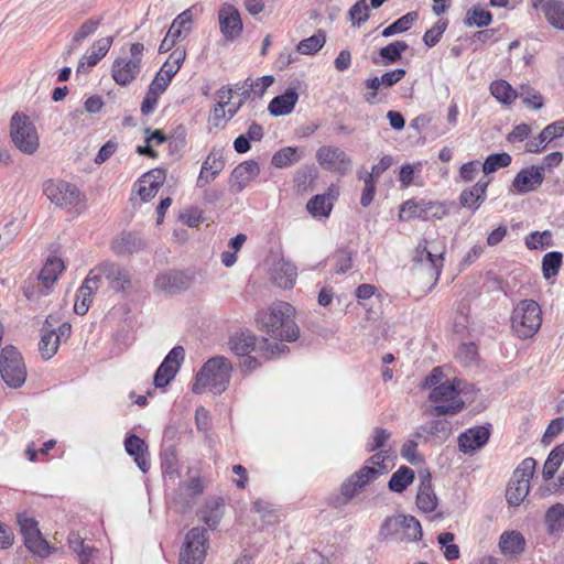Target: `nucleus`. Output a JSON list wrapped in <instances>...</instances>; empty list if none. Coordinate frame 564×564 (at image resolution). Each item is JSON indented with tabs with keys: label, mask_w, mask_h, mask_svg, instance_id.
Returning a JSON list of instances; mask_svg holds the SVG:
<instances>
[{
	"label": "nucleus",
	"mask_w": 564,
	"mask_h": 564,
	"mask_svg": "<svg viewBox=\"0 0 564 564\" xmlns=\"http://www.w3.org/2000/svg\"><path fill=\"white\" fill-rule=\"evenodd\" d=\"M294 307L286 302L273 304L268 311L258 315L261 330L274 339L295 341L300 329L294 322Z\"/></svg>",
	"instance_id": "f257e3e1"
},
{
	"label": "nucleus",
	"mask_w": 564,
	"mask_h": 564,
	"mask_svg": "<svg viewBox=\"0 0 564 564\" xmlns=\"http://www.w3.org/2000/svg\"><path fill=\"white\" fill-rule=\"evenodd\" d=\"M231 371L232 365L226 357L210 358L196 375L193 392L198 394L208 389L214 394L223 393L229 384Z\"/></svg>",
	"instance_id": "f03ea898"
},
{
	"label": "nucleus",
	"mask_w": 564,
	"mask_h": 564,
	"mask_svg": "<svg viewBox=\"0 0 564 564\" xmlns=\"http://www.w3.org/2000/svg\"><path fill=\"white\" fill-rule=\"evenodd\" d=\"M458 382L445 381L435 388L429 394V401L432 405L424 410L427 416H445L459 413L465 402L459 395Z\"/></svg>",
	"instance_id": "7ed1b4c3"
},
{
	"label": "nucleus",
	"mask_w": 564,
	"mask_h": 564,
	"mask_svg": "<svg viewBox=\"0 0 564 564\" xmlns=\"http://www.w3.org/2000/svg\"><path fill=\"white\" fill-rule=\"evenodd\" d=\"M542 323L540 305L533 300H523L513 308L511 327L519 338H530Z\"/></svg>",
	"instance_id": "20e7f679"
},
{
	"label": "nucleus",
	"mask_w": 564,
	"mask_h": 564,
	"mask_svg": "<svg viewBox=\"0 0 564 564\" xmlns=\"http://www.w3.org/2000/svg\"><path fill=\"white\" fill-rule=\"evenodd\" d=\"M380 535L397 542H414L421 539L422 528L412 516L388 517L380 527Z\"/></svg>",
	"instance_id": "39448f33"
},
{
	"label": "nucleus",
	"mask_w": 564,
	"mask_h": 564,
	"mask_svg": "<svg viewBox=\"0 0 564 564\" xmlns=\"http://www.w3.org/2000/svg\"><path fill=\"white\" fill-rule=\"evenodd\" d=\"M535 467L536 460L528 457L513 471L506 490V499L510 506H520L529 495L530 479L534 475Z\"/></svg>",
	"instance_id": "423d86ee"
},
{
	"label": "nucleus",
	"mask_w": 564,
	"mask_h": 564,
	"mask_svg": "<svg viewBox=\"0 0 564 564\" xmlns=\"http://www.w3.org/2000/svg\"><path fill=\"white\" fill-rule=\"evenodd\" d=\"M10 135L14 145L25 154H33L39 148V135L30 118L14 113L11 118Z\"/></svg>",
	"instance_id": "0eeeda50"
},
{
	"label": "nucleus",
	"mask_w": 564,
	"mask_h": 564,
	"mask_svg": "<svg viewBox=\"0 0 564 564\" xmlns=\"http://www.w3.org/2000/svg\"><path fill=\"white\" fill-rule=\"evenodd\" d=\"M264 270L271 281L282 289H292L297 276V269L294 264L285 261L280 251L270 250L264 262Z\"/></svg>",
	"instance_id": "6e6552de"
},
{
	"label": "nucleus",
	"mask_w": 564,
	"mask_h": 564,
	"mask_svg": "<svg viewBox=\"0 0 564 564\" xmlns=\"http://www.w3.org/2000/svg\"><path fill=\"white\" fill-rule=\"evenodd\" d=\"M0 373L11 388L21 387L26 379V369L21 354L13 346H6L0 354Z\"/></svg>",
	"instance_id": "1a4fd4ad"
},
{
	"label": "nucleus",
	"mask_w": 564,
	"mask_h": 564,
	"mask_svg": "<svg viewBox=\"0 0 564 564\" xmlns=\"http://www.w3.org/2000/svg\"><path fill=\"white\" fill-rule=\"evenodd\" d=\"M208 531L205 528L196 527L189 530L180 552V564H203L208 549Z\"/></svg>",
	"instance_id": "9d476101"
},
{
	"label": "nucleus",
	"mask_w": 564,
	"mask_h": 564,
	"mask_svg": "<svg viewBox=\"0 0 564 564\" xmlns=\"http://www.w3.org/2000/svg\"><path fill=\"white\" fill-rule=\"evenodd\" d=\"M43 192L50 202L58 207H77L83 202L80 191L65 181L48 180L43 185Z\"/></svg>",
	"instance_id": "9b49d317"
},
{
	"label": "nucleus",
	"mask_w": 564,
	"mask_h": 564,
	"mask_svg": "<svg viewBox=\"0 0 564 564\" xmlns=\"http://www.w3.org/2000/svg\"><path fill=\"white\" fill-rule=\"evenodd\" d=\"M316 161L322 169L346 175L352 166L351 158L340 148L322 145L316 151Z\"/></svg>",
	"instance_id": "f8f14e48"
},
{
	"label": "nucleus",
	"mask_w": 564,
	"mask_h": 564,
	"mask_svg": "<svg viewBox=\"0 0 564 564\" xmlns=\"http://www.w3.org/2000/svg\"><path fill=\"white\" fill-rule=\"evenodd\" d=\"M18 523L28 550L41 557L48 556L51 553V546L42 536V533L37 528V522L25 514H19Z\"/></svg>",
	"instance_id": "ddd939ff"
},
{
	"label": "nucleus",
	"mask_w": 564,
	"mask_h": 564,
	"mask_svg": "<svg viewBox=\"0 0 564 564\" xmlns=\"http://www.w3.org/2000/svg\"><path fill=\"white\" fill-rule=\"evenodd\" d=\"M191 284L192 279L188 274L182 271H167L155 276L153 289L158 294L173 296L186 291Z\"/></svg>",
	"instance_id": "4468645a"
},
{
	"label": "nucleus",
	"mask_w": 564,
	"mask_h": 564,
	"mask_svg": "<svg viewBox=\"0 0 564 564\" xmlns=\"http://www.w3.org/2000/svg\"><path fill=\"white\" fill-rule=\"evenodd\" d=\"M412 258L417 273L427 275L429 280L435 284L441 274L444 253L432 252L430 249H414Z\"/></svg>",
	"instance_id": "2eb2a0df"
},
{
	"label": "nucleus",
	"mask_w": 564,
	"mask_h": 564,
	"mask_svg": "<svg viewBox=\"0 0 564 564\" xmlns=\"http://www.w3.org/2000/svg\"><path fill=\"white\" fill-rule=\"evenodd\" d=\"M184 357L185 350L182 346L171 349L154 373L153 382L156 388H164L174 379Z\"/></svg>",
	"instance_id": "dca6fc26"
},
{
	"label": "nucleus",
	"mask_w": 564,
	"mask_h": 564,
	"mask_svg": "<svg viewBox=\"0 0 564 564\" xmlns=\"http://www.w3.org/2000/svg\"><path fill=\"white\" fill-rule=\"evenodd\" d=\"M379 475L380 469L369 465H365L358 471L354 473L340 487L345 502L351 500L368 484L377 479Z\"/></svg>",
	"instance_id": "f3484780"
},
{
	"label": "nucleus",
	"mask_w": 564,
	"mask_h": 564,
	"mask_svg": "<svg viewBox=\"0 0 564 564\" xmlns=\"http://www.w3.org/2000/svg\"><path fill=\"white\" fill-rule=\"evenodd\" d=\"M104 278L108 289L116 293H127L132 288L130 272L122 265L112 261H102Z\"/></svg>",
	"instance_id": "a211bd4d"
},
{
	"label": "nucleus",
	"mask_w": 564,
	"mask_h": 564,
	"mask_svg": "<svg viewBox=\"0 0 564 564\" xmlns=\"http://www.w3.org/2000/svg\"><path fill=\"white\" fill-rule=\"evenodd\" d=\"M219 28L226 40L232 41L242 32L239 11L229 3H224L218 12Z\"/></svg>",
	"instance_id": "6ab92c4d"
},
{
	"label": "nucleus",
	"mask_w": 564,
	"mask_h": 564,
	"mask_svg": "<svg viewBox=\"0 0 564 564\" xmlns=\"http://www.w3.org/2000/svg\"><path fill=\"white\" fill-rule=\"evenodd\" d=\"M544 181L543 167L531 165L522 169L512 181V189L519 194L535 191Z\"/></svg>",
	"instance_id": "aec40b11"
},
{
	"label": "nucleus",
	"mask_w": 564,
	"mask_h": 564,
	"mask_svg": "<svg viewBox=\"0 0 564 564\" xmlns=\"http://www.w3.org/2000/svg\"><path fill=\"white\" fill-rule=\"evenodd\" d=\"M259 173L260 166L257 161H245L234 169L229 180L230 187L235 193H241Z\"/></svg>",
	"instance_id": "412c9836"
},
{
	"label": "nucleus",
	"mask_w": 564,
	"mask_h": 564,
	"mask_svg": "<svg viewBox=\"0 0 564 564\" xmlns=\"http://www.w3.org/2000/svg\"><path fill=\"white\" fill-rule=\"evenodd\" d=\"M204 486L200 478L193 477L188 481L180 485L175 503L180 507L181 512H186L196 503V498L203 494Z\"/></svg>",
	"instance_id": "4be33fe9"
},
{
	"label": "nucleus",
	"mask_w": 564,
	"mask_h": 564,
	"mask_svg": "<svg viewBox=\"0 0 564 564\" xmlns=\"http://www.w3.org/2000/svg\"><path fill=\"white\" fill-rule=\"evenodd\" d=\"M112 36L102 37L94 42L90 51L79 61L76 69L77 74H87L91 67H94L104 56H106L112 45Z\"/></svg>",
	"instance_id": "5701e85b"
},
{
	"label": "nucleus",
	"mask_w": 564,
	"mask_h": 564,
	"mask_svg": "<svg viewBox=\"0 0 564 564\" xmlns=\"http://www.w3.org/2000/svg\"><path fill=\"white\" fill-rule=\"evenodd\" d=\"M490 431L485 426H475L462 433L458 437L459 449L463 453L477 451L489 440Z\"/></svg>",
	"instance_id": "b1692460"
},
{
	"label": "nucleus",
	"mask_w": 564,
	"mask_h": 564,
	"mask_svg": "<svg viewBox=\"0 0 564 564\" xmlns=\"http://www.w3.org/2000/svg\"><path fill=\"white\" fill-rule=\"evenodd\" d=\"M140 70V64L123 57L117 58L111 67L112 78L120 86L131 84Z\"/></svg>",
	"instance_id": "393cba45"
},
{
	"label": "nucleus",
	"mask_w": 564,
	"mask_h": 564,
	"mask_svg": "<svg viewBox=\"0 0 564 564\" xmlns=\"http://www.w3.org/2000/svg\"><path fill=\"white\" fill-rule=\"evenodd\" d=\"M564 133V122L555 121L546 126L536 138L530 140L525 144V149L531 153H539L554 139L562 137Z\"/></svg>",
	"instance_id": "a878e982"
},
{
	"label": "nucleus",
	"mask_w": 564,
	"mask_h": 564,
	"mask_svg": "<svg viewBox=\"0 0 564 564\" xmlns=\"http://www.w3.org/2000/svg\"><path fill=\"white\" fill-rule=\"evenodd\" d=\"M489 180L484 176L473 187L464 189L459 195V204L476 212L486 199Z\"/></svg>",
	"instance_id": "bb28decb"
},
{
	"label": "nucleus",
	"mask_w": 564,
	"mask_h": 564,
	"mask_svg": "<svg viewBox=\"0 0 564 564\" xmlns=\"http://www.w3.org/2000/svg\"><path fill=\"white\" fill-rule=\"evenodd\" d=\"M124 449L128 455L134 458L135 464L142 473H147L150 468L148 458L149 451L147 443L139 436L131 434L124 440Z\"/></svg>",
	"instance_id": "cd10ccee"
},
{
	"label": "nucleus",
	"mask_w": 564,
	"mask_h": 564,
	"mask_svg": "<svg viewBox=\"0 0 564 564\" xmlns=\"http://www.w3.org/2000/svg\"><path fill=\"white\" fill-rule=\"evenodd\" d=\"M416 506L424 512H433L437 507V497L432 488L431 474L427 471L420 473Z\"/></svg>",
	"instance_id": "c85d7f7f"
},
{
	"label": "nucleus",
	"mask_w": 564,
	"mask_h": 564,
	"mask_svg": "<svg viewBox=\"0 0 564 564\" xmlns=\"http://www.w3.org/2000/svg\"><path fill=\"white\" fill-rule=\"evenodd\" d=\"M165 171L162 169H153L143 174L139 181V195L142 200L148 202L155 196L159 187L164 183Z\"/></svg>",
	"instance_id": "c756f323"
},
{
	"label": "nucleus",
	"mask_w": 564,
	"mask_h": 564,
	"mask_svg": "<svg viewBox=\"0 0 564 564\" xmlns=\"http://www.w3.org/2000/svg\"><path fill=\"white\" fill-rule=\"evenodd\" d=\"M299 100L295 88H288L282 95L274 97L268 107L272 116L279 117L290 113Z\"/></svg>",
	"instance_id": "7c9ffc66"
},
{
	"label": "nucleus",
	"mask_w": 564,
	"mask_h": 564,
	"mask_svg": "<svg viewBox=\"0 0 564 564\" xmlns=\"http://www.w3.org/2000/svg\"><path fill=\"white\" fill-rule=\"evenodd\" d=\"M525 540L520 532H503L499 539V547L503 555L516 557L524 551Z\"/></svg>",
	"instance_id": "2f4dec72"
},
{
	"label": "nucleus",
	"mask_w": 564,
	"mask_h": 564,
	"mask_svg": "<svg viewBox=\"0 0 564 564\" xmlns=\"http://www.w3.org/2000/svg\"><path fill=\"white\" fill-rule=\"evenodd\" d=\"M256 341L257 338L252 333L239 332L230 337L228 345L235 355L245 357L256 350Z\"/></svg>",
	"instance_id": "473e14b6"
},
{
	"label": "nucleus",
	"mask_w": 564,
	"mask_h": 564,
	"mask_svg": "<svg viewBox=\"0 0 564 564\" xmlns=\"http://www.w3.org/2000/svg\"><path fill=\"white\" fill-rule=\"evenodd\" d=\"M431 435L442 440H446L452 434L451 423L445 419H437L430 423L421 425L413 434L414 437L420 438L423 435Z\"/></svg>",
	"instance_id": "72a5a7b5"
},
{
	"label": "nucleus",
	"mask_w": 564,
	"mask_h": 564,
	"mask_svg": "<svg viewBox=\"0 0 564 564\" xmlns=\"http://www.w3.org/2000/svg\"><path fill=\"white\" fill-rule=\"evenodd\" d=\"M199 514L202 521H204L209 529H215L224 516V501L221 499L206 501Z\"/></svg>",
	"instance_id": "f704fd0d"
},
{
	"label": "nucleus",
	"mask_w": 564,
	"mask_h": 564,
	"mask_svg": "<svg viewBox=\"0 0 564 564\" xmlns=\"http://www.w3.org/2000/svg\"><path fill=\"white\" fill-rule=\"evenodd\" d=\"M64 270V262L59 258H48L42 268L39 280L44 288L50 289Z\"/></svg>",
	"instance_id": "c9c22d12"
},
{
	"label": "nucleus",
	"mask_w": 564,
	"mask_h": 564,
	"mask_svg": "<svg viewBox=\"0 0 564 564\" xmlns=\"http://www.w3.org/2000/svg\"><path fill=\"white\" fill-rule=\"evenodd\" d=\"M409 48V45L404 41H394L379 50V56L382 58V61H378L377 58H373V63L376 65H390L395 62H398L402 53L405 52Z\"/></svg>",
	"instance_id": "e433bc0d"
},
{
	"label": "nucleus",
	"mask_w": 564,
	"mask_h": 564,
	"mask_svg": "<svg viewBox=\"0 0 564 564\" xmlns=\"http://www.w3.org/2000/svg\"><path fill=\"white\" fill-rule=\"evenodd\" d=\"M237 115V108H227L223 105L215 104L208 116L209 130L224 129L226 123Z\"/></svg>",
	"instance_id": "4c0bfd02"
},
{
	"label": "nucleus",
	"mask_w": 564,
	"mask_h": 564,
	"mask_svg": "<svg viewBox=\"0 0 564 564\" xmlns=\"http://www.w3.org/2000/svg\"><path fill=\"white\" fill-rule=\"evenodd\" d=\"M414 477L413 469L408 466H401L392 474L388 488L392 492L401 494L413 482Z\"/></svg>",
	"instance_id": "58836bf2"
},
{
	"label": "nucleus",
	"mask_w": 564,
	"mask_h": 564,
	"mask_svg": "<svg viewBox=\"0 0 564 564\" xmlns=\"http://www.w3.org/2000/svg\"><path fill=\"white\" fill-rule=\"evenodd\" d=\"M544 522L550 534L562 532L564 528V505L555 503L551 506L545 512Z\"/></svg>",
	"instance_id": "ea45409f"
},
{
	"label": "nucleus",
	"mask_w": 564,
	"mask_h": 564,
	"mask_svg": "<svg viewBox=\"0 0 564 564\" xmlns=\"http://www.w3.org/2000/svg\"><path fill=\"white\" fill-rule=\"evenodd\" d=\"M307 212L314 217H328L333 209V202L329 194L313 196L306 204Z\"/></svg>",
	"instance_id": "a19ab883"
},
{
	"label": "nucleus",
	"mask_w": 564,
	"mask_h": 564,
	"mask_svg": "<svg viewBox=\"0 0 564 564\" xmlns=\"http://www.w3.org/2000/svg\"><path fill=\"white\" fill-rule=\"evenodd\" d=\"M41 339L39 343V350L44 359H51L58 349V338H55L54 330L45 326L41 330Z\"/></svg>",
	"instance_id": "79ce46f5"
},
{
	"label": "nucleus",
	"mask_w": 564,
	"mask_h": 564,
	"mask_svg": "<svg viewBox=\"0 0 564 564\" xmlns=\"http://www.w3.org/2000/svg\"><path fill=\"white\" fill-rule=\"evenodd\" d=\"M239 83L247 88L250 97L261 98L265 94V90L274 83V77L271 75H264L257 79L249 77Z\"/></svg>",
	"instance_id": "37998d69"
},
{
	"label": "nucleus",
	"mask_w": 564,
	"mask_h": 564,
	"mask_svg": "<svg viewBox=\"0 0 564 564\" xmlns=\"http://www.w3.org/2000/svg\"><path fill=\"white\" fill-rule=\"evenodd\" d=\"M301 160L299 149L295 147H285L276 151L272 156V164L278 169L291 166Z\"/></svg>",
	"instance_id": "c03bdc74"
},
{
	"label": "nucleus",
	"mask_w": 564,
	"mask_h": 564,
	"mask_svg": "<svg viewBox=\"0 0 564 564\" xmlns=\"http://www.w3.org/2000/svg\"><path fill=\"white\" fill-rule=\"evenodd\" d=\"M326 42V34L324 31L318 30L314 35L302 40L296 47V51L303 55H312L317 53Z\"/></svg>",
	"instance_id": "a18cd8bd"
},
{
	"label": "nucleus",
	"mask_w": 564,
	"mask_h": 564,
	"mask_svg": "<svg viewBox=\"0 0 564 564\" xmlns=\"http://www.w3.org/2000/svg\"><path fill=\"white\" fill-rule=\"evenodd\" d=\"M417 18L419 14L416 11L408 12L406 14L402 15L397 21H394L392 24L387 26L382 31V35L384 37H389L398 33H403L411 28V25L417 20Z\"/></svg>",
	"instance_id": "49530a36"
},
{
	"label": "nucleus",
	"mask_w": 564,
	"mask_h": 564,
	"mask_svg": "<svg viewBox=\"0 0 564 564\" xmlns=\"http://www.w3.org/2000/svg\"><path fill=\"white\" fill-rule=\"evenodd\" d=\"M547 21L556 29L564 30V3L550 0L544 7Z\"/></svg>",
	"instance_id": "de8ad7c7"
},
{
	"label": "nucleus",
	"mask_w": 564,
	"mask_h": 564,
	"mask_svg": "<svg viewBox=\"0 0 564 564\" xmlns=\"http://www.w3.org/2000/svg\"><path fill=\"white\" fill-rule=\"evenodd\" d=\"M491 95L502 104H511L517 98L516 90L506 80H495L490 85Z\"/></svg>",
	"instance_id": "09e8293b"
},
{
	"label": "nucleus",
	"mask_w": 564,
	"mask_h": 564,
	"mask_svg": "<svg viewBox=\"0 0 564 564\" xmlns=\"http://www.w3.org/2000/svg\"><path fill=\"white\" fill-rule=\"evenodd\" d=\"M95 292V290L83 282L77 291L76 301L74 304V312L77 315L83 316L88 312Z\"/></svg>",
	"instance_id": "8fccbe9b"
},
{
	"label": "nucleus",
	"mask_w": 564,
	"mask_h": 564,
	"mask_svg": "<svg viewBox=\"0 0 564 564\" xmlns=\"http://www.w3.org/2000/svg\"><path fill=\"white\" fill-rule=\"evenodd\" d=\"M225 167V159L223 149L213 148L202 164V169L212 173V175H219Z\"/></svg>",
	"instance_id": "3c124183"
},
{
	"label": "nucleus",
	"mask_w": 564,
	"mask_h": 564,
	"mask_svg": "<svg viewBox=\"0 0 564 564\" xmlns=\"http://www.w3.org/2000/svg\"><path fill=\"white\" fill-rule=\"evenodd\" d=\"M99 24H100V20L89 19V20L85 21L80 25L79 30L74 34L73 44L66 48L65 54H67V55L72 54V52L77 47V45L82 41L87 39L89 35H91L98 29Z\"/></svg>",
	"instance_id": "603ef678"
},
{
	"label": "nucleus",
	"mask_w": 564,
	"mask_h": 564,
	"mask_svg": "<svg viewBox=\"0 0 564 564\" xmlns=\"http://www.w3.org/2000/svg\"><path fill=\"white\" fill-rule=\"evenodd\" d=\"M563 256L558 251H551L543 257L542 270L545 279L557 275Z\"/></svg>",
	"instance_id": "864d4df0"
},
{
	"label": "nucleus",
	"mask_w": 564,
	"mask_h": 564,
	"mask_svg": "<svg viewBox=\"0 0 564 564\" xmlns=\"http://www.w3.org/2000/svg\"><path fill=\"white\" fill-rule=\"evenodd\" d=\"M511 161L510 154L506 152L490 154L482 164V171L485 174L494 173L500 167L509 166Z\"/></svg>",
	"instance_id": "5fc2aeb1"
},
{
	"label": "nucleus",
	"mask_w": 564,
	"mask_h": 564,
	"mask_svg": "<svg viewBox=\"0 0 564 564\" xmlns=\"http://www.w3.org/2000/svg\"><path fill=\"white\" fill-rule=\"evenodd\" d=\"M491 13L489 11H486L484 9H479V8H473L470 10H468L467 14H466V19H465V23L468 25V26H478V28H481V26H487L490 24L491 22Z\"/></svg>",
	"instance_id": "6e6d98bb"
},
{
	"label": "nucleus",
	"mask_w": 564,
	"mask_h": 564,
	"mask_svg": "<svg viewBox=\"0 0 564 564\" xmlns=\"http://www.w3.org/2000/svg\"><path fill=\"white\" fill-rule=\"evenodd\" d=\"M399 217L401 220H409L411 218L423 219L422 200H406L400 207Z\"/></svg>",
	"instance_id": "4d7b16f0"
},
{
	"label": "nucleus",
	"mask_w": 564,
	"mask_h": 564,
	"mask_svg": "<svg viewBox=\"0 0 564 564\" xmlns=\"http://www.w3.org/2000/svg\"><path fill=\"white\" fill-rule=\"evenodd\" d=\"M391 433L387 429L375 427L371 438L367 444L368 452L384 449L387 442L390 440Z\"/></svg>",
	"instance_id": "13d9d810"
},
{
	"label": "nucleus",
	"mask_w": 564,
	"mask_h": 564,
	"mask_svg": "<svg viewBox=\"0 0 564 564\" xmlns=\"http://www.w3.org/2000/svg\"><path fill=\"white\" fill-rule=\"evenodd\" d=\"M352 25H360L369 19V6L366 0H358L348 11Z\"/></svg>",
	"instance_id": "bf43d9fd"
},
{
	"label": "nucleus",
	"mask_w": 564,
	"mask_h": 564,
	"mask_svg": "<svg viewBox=\"0 0 564 564\" xmlns=\"http://www.w3.org/2000/svg\"><path fill=\"white\" fill-rule=\"evenodd\" d=\"M423 220L442 219L447 214V208L440 202H426L422 199Z\"/></svg>",
	"instance_id": "052dcab7"
},
{
	"label": "nucleus",
	"mask_w": 564,
	"mask_h": 564,
	"mask_svg": "<svg viewBox=\"0 0 564 564\" xmlns=\"http://www.w3.org/2000/svg\"><path fill=\"white\" fill-rule=\"evenodd\" d=\"M175 70L171 69V67H166L164 64L156 73L155 77L151 82L150 86L154 87L156 90L164 93L170 85L172 78L175 75Z\"/></svg>",
	"instance_id": "680f3d73"
},
{
	"label": "nucleus",
	"mask_w": 564,
	"mask_h": 564,
	"mask_svg": "<svg viewBox=\"0 0 564 564\" xmlns=\"http://www.w3.org/2000/svg\"><path fill=\"white\" fill-rule=\"evenodd\" d=\"M446 28L447 23L445 21H438L431 29H429L423 35V42L425 45L429 47L435 46L440 42Z\"/></svg>",
	"instance_id": "e2e57ef3"
},
{
	"label": "nucleus",
	"mask_w": 564,
	"mask_h": 564,
	"mask_svg": "<svg viewBox=\"0 0 564 564\" xmlns=\"http://www.w3.org/2000/svg\"><path fill=\"white\" fill-rule=\"evenodd\" d=\"M551 243L552 234L550 230L534 231L525 238V247H549Z\"/></svg>",
	"instance_id": "0e129e2a"
},
{
	"label": "nucleus",
	"mask_w": 564,
	"mask_h": 564,
	"mask_svg": "<svg viewBox=\"0 0 564 564\" xmlns=\"http://www.w3.org/2000/svg\"><path fill=\"white\" fill-rule=\"evenodd\" d=\"M102 272L104 267L102 262H100L89 271L86 279L84 280V283L90 286L93 290L98 291L105 281Z\"/></svg>",
	"instance_id": "69168bd1"
},
{
	"label": "nucleus",
	"mask_w": 564,
	"mask_h": 564,
	"mask_svg": "<svg viewBox=\"0 0 564 564\" xmlns=\"http://www.w3.org/2000/svg\"><path fill=\"white\" fill-rule=\"evenodd\" d=\"M252 510L260 514L263 522L273 524L278 521L276 513L271 510L267 502L257 500L252 505Z\"/></svg>",
	"instance_id": "338daca9"
},
{
	"label": "nucleus",
	"mask_w": 564,
	"mask_h": 564,
	"mask_svg": "<svg viewBox=\"0 0 564 564\" xmlns=\"http://www.w3.org/2000/svg\"><path fill=\"white\" fill-rule=\"evenodd\" d=\"M194 15H193V9H187L183 11L181 14H178L174 20L173 24L174 28L180 29L183 33L188 34L192 30Z\"/></svg>",
	"instance_id": "774afa93"
}]
</instances>
